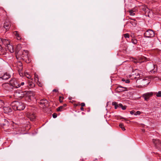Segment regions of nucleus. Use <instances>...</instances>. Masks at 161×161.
<instances>
[{
    "mask_svg": "<svg viewBox=\"0 0 161 161\" xmlns=\"http://www.w3.org/2000/svg\"><path fill=\"white\" fill-rule=\"evenodd\" d=\"M112 104L114 106L115 109H117L119 107V104H117V103L115 102H113Z\"/></svg>",
    "mask_w": 161,
    "mask_h": 161,
    "instance_id": "nucleus-18",
    "label": "nucleus"
},
{
    "mask_svg": "<svg viewBox=\"0 0 161 161\" xmlns=\"http://www.w3.org/2000/svg\"><path fill=\"white\" fill-rule=\"evenodd\" d=\"M27 116L31 121H34L36 118V116L31 113H28L27 114Z\"/></svg>",
    "mask_w": 161,
    "mask_h": 161,
    "instance_id": "nucleus-8",
    "label": "nucleus"
},
{
    "mask_svg": "<svg viewBox=\"0 0 161 161\" xmlns=\"http://www.w3.org/2000/svg\"><path fill=\"white\" fill-rule=\"evenodd\" d=\"M8 42V40L0 38V43H2L4 44H6V42Z\"/></svg>",
    "mask_w": 161,
    "mask_h": 161,
    "instance_id": "nucleus-17",
    "label": "nucleus"
},
{
    "mask_svg": "<svg viewBox=\"0 0 161 161\" xmlns=\"http://www.w3.org/2000/svg\"><path fill=\"white\" fill-rule=\"evenodd\" d=\"M11 106L14 110H23L25 107L24 104L22 103L17 101L12 102L11 103Z\"/></svg>",
    "mask_w": 161,
    "mask_h": 161,
    "instance_id": "nucleus-1",
    "label": "nucleus"
},
{
    "mask_svg": "<svg viewBox=\"0 0 161 161\" xmlns=\"http://www.w3.org/2000/svg\"><path fill=\"white\" fill-rule=\"evenodd\" d=\"M80 109L82 110V111H83L84 110V108H83L82 107H81L80 108Z\"/></svg>",
    "mask_w": 161,
    "mask_h": 161,
    "instance_id": "nucleus-42",
    "label": "nucleus"
},
{
    "mask_svg": "<svg viewBox=\"0 0 161 161\" xmlns=\"http://www.w3.org/2000/svg\"><path fill=\"white\" fill-rule=\"evenodd\" d=\"M119 126L120 127V128H121V129H122V130H124V131L125 130V127H124V125L123 123H120L119 125Z\"/></svg>",
    "mask_w": 161,
    "mask_h": 161,
    "instance_id": "nucleus-20",
    "label": "nucleus"
},
{
    "mask_svg": "<svg viewBox=\"0 0 161 161\" xmlns=\"http://www.w3.org/2000/svg\"><path fill=\"white\" fill-rule=\"evenodd\" d=\"M153 141L155 145V146L157 148L159 146L161 145L160 144V142L158 140L153 139Z\"/></svg>",
    "mask_w": 161,
    "mask_h": 161,
    "instance_id": "nucleus-11",
    "label": "nucleus"
},
{
    "mask_svg": "<svg viewBox=\"0 0 161 161\" xmlns=\"http://www.w3.org/2000/svg\"><path fill=\"white\" fill-rule=\"evenodd\" d=\"M31 93L33 94V92H31Z\"/></svg>",
    "mask_w": 161,
    "mask_h": 161,
    "instance_id": "nucleus-52",
    "label": "nucleus"
},
{
    "mask_svg": "<svg viewBox=\"0 0 161 161\" xmlns=\"http://www.w3.org/2000/svg\"><path fill=\"white\" fill-rule=\"evenodd\" d=\"M14 96L18 98H20L24 97V93L21 91H16L14 93Z\"/></svg>",
    "mask_w": 161,
    "mask_h": 161,
    "instance_id": "nucleus-5",
    "label": "nucleus"
},
{
    "mask_svg": "<svg viewBox=\"0 0 161 161\" xmlns=\"http://www.w3.org/2000/svg\"><path fill=\"white\" fill-rule=\"evenodd\" d=\"M10 77V75L8 73H4L3 76L0 77V78L3 80H7Z\"/></svg>",
    "mask_w": 161,
    "mask_h": 161,
    "instance_id": "nucleus-10",
    "label": "nucleus"
},
{
    "mask_svg": "<svg viewBox=\"0 0 161 161\" xmlns=\"http://www.w3.org/2000/svg\"><path fill=\"white\" fill-rule=\"evenodd\" d=\"M39 103L43 105L44 106H46L48 104V102L46 99H43L40 100Z\"/></svg>",
    "mask_w": 161,
    "mask_h": 161,
    "instance_id": "nucleus-13",
    "label": "nucleus"
},
{
    "mask_svg": "<svg viewBox=\"0 0 161 161\" xmlns=\"http://www.w3.org/2000/svg\"><path fill=\"white\" fill-rule=\"evenodd\" d=\"M127 88L126 87H123L122 86H119L117 87V90L119 92H122L126 91V89Z\"/></svg>",
    "mask_w": 161,
    "mask_h": 161,
    "instance_id": "nucleus-12",
    "label": "nucleus"
},
{
    "mask_svg": "<svg viewBox=\"0 0 161 161\" xmlns=\"http://www.w3.org/2000/svg\"><path fill=\"white\" fill-rule=\"evenodd\" d=\"M21 48V45L18 44L16 47V50L17 51H19Z\"/></svg>",
    "mask_w": 161,
    "mask_h": 161,
    "instance_id": "nucleus-25",
    "label": "nucleus"
},
{
    "mask_svg": "<svg viewBox=\"0 0 161 161\" xmlns=\"http://www.w3.org/2000/svg\"><path fill=\"white\" fill-rule=\"evenodd\" d=\"M66 106H67V105L66 104H64L62 106H63V108H64V107H66Z\"/></svg>",
    "mask_w": 161,
    "mask_h": 161,
    "instance_id": "nucleus-43",
    "label": "nucleus"
},
{
    "mask_svg": "<svg viewBox=\"0 0 161 161\" xmlns=\"http://www.w3.org/2000/svg\"><path fill=\"white\" fill-rule=\"evenodd\" d=\"M24 51H25V52L26 53H28V51H27V50H25Z\"/></svg>",
    "mask_w": 161,
    "mask_h": 161,
    "instance_id": "nucleus-45",
    "label": "nucleus"
},
{
    "mask_svg": "<svg viewBox=\"0 0 161 161\" xmlns=\"http://www.w3.org/2000/svg\"><path fill=\"white\" fill-rule=\"evenodd\" d=\"M145 10L147 11H148V16L149 17L150 16V14L152 13V11H150V10L148 9V8H146L145 9Z\"/></svg>",
    "mask_w": 161,
    "mask_h": 161,
    "instance_id": "nucleus-30",
    "label": "nucleus"
},
{
    "mask_svg": "<svg viewBox=\"0 0 161 161\" xmlns=\"http://www.w3.org/2000/svg\"><path fill=\"white\" fill-rule=\"evenodd\" d=\"M58 91V90L57 89H53V92H57Z\"/></svg>",
    "mask_w": 161,
    "mask_h": 161,
    "instance_id": "nucleus-39",
    "label": "nucleus"
},
{
    "mask_svg": "<svg viewBox=\"0 0 161 161\" xmlns=\"http://www.w3.org/2000/svg\"><path fill=\"white\" fill-rule=\"evenodd\" d=\"M141 112L139 111H137L136 113H135L134 115H137L138 114H141Z\"/></svg>",
    "mask_w": 161,
    "mask_h": 161,
    "instance_id": "nucleus-33",
    "label": "nucleus"
},
{
    "mask_svg": "<svg viewBox=\"0 0 161 161\" xmlns=\"http://www.w3.org/2000/svg\"><path fill=\"white\" fill-rule=\"evenodd\" d=\"M63 108V106H60L57 108V111H61L62 110V109Z\"/></svg>",
    "mask_w": 161,
    "mask_h": 161,
    "instance_id": "nucleus-23",
    "label": "nucleus"
},
{
    "mask_svg": "<svg viewBox=\"0 0 161 161\" xmlns=\"http://www.w3.org/2000/svg\"><path fill=\"white\" fill-rule=\"evenodd\" d=\"M144 34L146 37L149 38L154 36V33L153 30H149L147 31Z\"/></svg>",
    "mask_w": 161,
    "mask_h": 161,
    "instance_id": "nucleus-4",
    "label": "nucleus"
},
{
    "mask_svg": "<svg viewBox=\"0 0 161 161\" xmlns=\"http://www.w3.org/2000/svg\"><path fill=\"white\" fill-rule=\"evenodd\" d=\"M4 112L5 113H9L12 111V109L10 107H4L3 108Z\"/></svg>",
    "mask_w": 161,
    "mask_h": 161,
    "instance_id": "nucleus-9",
    "label": "nucleus"
},
{
    "mask_svg": "<svg viewBox=\"0 0 161 161\" xmlns=\"http://www.w3.org/2000/svg\"><path fill=\"white\" fill-rule=\"evenodd\" d=\"M80 105H81V107H82L83 106H84L85 105V103H81Z\"/></svg>",
    "mask_w": 161,
    "mask_h": 161,
    "instance_id": "nucleus-35",
    "label": "nucleus"
},
{
    "mask_svg": "<svg viewBox=\"0 0 161 161\" xmlns=\"http://www.w3.org/2000/svg\"><path fill=\"white\" fill-rule=\"evenodd\" d=\"M11 26L9 22H6L4 23L3 27L6 30L8 29Z\"/></svg>",
    "mask_w": 161,
    "mask_h": 161,
    "instance_id": "nucleus-14",
    "label": "nucleus"
},
{
    "mask_svg": "<svg viewBox=\"0 0 161 161\" xmlns=\"http://www.w3.org/2000/svg\"><path fill=\"white\" fill-rule=\"evenodd\" d=\"M19 63L20 64V65H22V64L21 63Z\"/></svg>",
    "mask_w": 161,
    "mask_h": 161,
    "instance_id": "nucleus-46",
    "label": "nucleus"
},
{
    "mask_svg": "<svg viewBox=\"0 0 161 161\" xmlns=\"http://www.w3.org/2000/svg\"><path fill=\"white\" fill-rule=\"evenodd\" d=\"M153 94V92H147L143 95V97H144L145 100L147 101L150 97L152 96Z\"/></svg>",
    "mask_w": 161,
    "mask_h": 161,
    "instance_id": "nucleus-6",
    "label": "nucleus"
},
{
    "mask_svg": "<svg viewBox=\"0 0 161 161\" xmlns=\"http://www.w3.org/2000/svg\"><path fill=\"white\" fill-rule=\"evenodd\" d=\"M24 82H22L20 83V86H22L24 85Z\"/></svg>",
    "mask_w": 161,
    "mask_h": 161,
    "instance_id": "nucleus-38",
    "label": "nucleus"
},
{
    "mask_svg": "<svg viewBox=\"0 0 161 161\" xmlns=\"http://www.w3.org/2000/svg\"><path fill=\"white\" fill-rule=\"evenodd\" d=\"M4 105V103L3 101L0 100V108L3 107Z\"/></svg>",
    "mask_w": 161,
    "mask_h": 161,
    "instance_id": "nucleus-26",
    "label": "nucleus"
},
{
    "mask_svg": "<svg viewBox=\"0 0 161 161\" xmlns=\"http://www.w3.org/2000/svg\"><path fill=\"white\" fill-rule=\"evenodd\" d=\"M2 124L3 126L8 125V122L7 120L4 119H2Z\"/></svg>",
    "mask_w": 161,
    "mask_h": 161,
    "instance_id": "nucleus-15",
    "label": "nucleus"
},
{
    "mask_svg": "<svg viewBox=\"0 0 161 161\" xmlns=\"http://www.w3.org/2000/svg\"><path fill=\"white\" fill-rule=\"evenodd\" d=\"M142 131L143 132H144V130L143 129L142 130Z\"/></svg>",
    "mask_w": 161,
    "mask_h": 161,
    "instance_id": "nucleus-49",
    "label": "nucleus"
},
{
    "mask_svg": "<svg viewBox=\"0 0 161 161\" xmlns=\"http://www.w3.org/2000/svg\"><path fill=\"white\" fill-rule=\"evenodd\" d=\"M61 98V97H60V99H59V101L60 103H61L62 102V101L61 100V99H60Z\"/></svg>",
    "mask_w": 161,
    "mask_h": 161,
    "instance_id": "nucleus-44",
    "label": "nucleus"
},
{
    "mask_svg": "<svg viewBox=\"0 0 161 161\" xmlns=\"http://www.w3.org/2000/svg\"><path fill=\"white\" fill-rule=\"evenodd\" d=\"M9 83L11 86L16 88L20 87V83L15 78L11 80Z\"/></svg>",
    "mask_w": 161,
    "mask_h": 161,
    "instance_id": "nucleus-2",
    "label": "nucleus"
},
{
    "mask_svg": "<svg viewBox=\"0 0 161 161\" xmlns=\"http://www.w3.org/2000/svg\"><path fill=\"white\" fill-rule=\"evenodd\" d=\"M25 75L26 76V77L28 78H30L31 77V76L30 75H29L28 73L26 72L25 73Z\"/></svg>",
    "mask_w": 161,
    "mask_h": 161,
    "instance_id": "nucleus-32",
    "label": "nucleus"
},
{
    "mask_svg": "<svg viewBox=\"0 0 161 161\" xmlns=\"http://www.w3.org/2000/svg\"><path fill=\"white\" fill-rule=\"evenodd\" d=\"M156 108L157 109V110H158V109H159V107H154V108Z\"/></svg>",
    "mask_w": 161,
    "mask_h": 161,
    "instance_id": "nucleus-40",
    "label": "nucleus"
},
{
    "mask_svg": "<svg viewBox=\"0 0 161 161\" xmlns=\"http://www.w3.org/2000/svg\"><path fill=\"white\" fill-rule=\"evenodd\" d=\"M121 119H125V118H123V117H122V118H121Z\"/></svg>",
    "mask_w": 161,
    "mask_h": 161,
    "instance_id": "nucleus-50",
    "label": "nucleus"
},
{
    "mask_svg": "<svg viewBox=\"0 0 161 161\" xmlns=\"http://www.w3.org/2000/svg\"><path fill=\"white\" fill-rule=\"evenodd\" d=\"M130 14V15L133 16L135 15V13L133 10H130L129 11Z\"/></svg>",
    "mask_w": 161,
    "mask_h": 161,
    "instance_id": "nucleus-27",
    "label": "nucleus"
},
{
    "mask_svg": "<svg viewBox=\"0 0 161 161\" xmlns=\"http://www.w3.org/2000/svg\"><path fill=\"white\" fill-rule=\"evenodd\" d=\"M134 62H135V63H137L138 62L136 60H135L134 61Z\"/></svg>",
    "mask_w": 161,
    "mask_h": 161,
    "instance_id": "nucleus-41",
    "label": "nucleus"
},
{
    "mask_svg": "<svg viewBox=\"0 0 161 161\" xmlns=\"http://www.w3.org/2000/svg\"><path fill=\"white\" fill-rule=\"evenodd\" d=\"M134 112L135 111L134 110H132V111H130V114H131L132 115V114H134Z\"/></svg>",
    "mask_w": 161,
    "mask_h": 161,
    "instance_id": "nucleus-36",
    "label": "nucleus"
},
{
    "mask_svg": "<svg viewBox=\"0 0 161 161\" xmlns=\"http://www.w3.org/2000/svg\"><path fill=\"white\" fill-rule=\"evenodd\" d=\"M130 23L132 25L134 26H136L137 24V21L136 20H135V21H130Z\"/></svg>",
    "mask_w": 161,
    "mask_h": 161,
    "instance_id": "nucleus-22",
    "label": "nucleus"
},
{
    "mask_svg": "<svg viewBox=\"0 0 161 161\" xmlns=\"http://www.w3.org/2000/svg\"><path fill=\"white\" fill-rule=\"evenodd\" d=\"M143 61H142L141 62H143Z\"/></svg>",
    "mask_w": 161,
    "mask_h": 161,
    "instance_id": "nucleus-53",
    "label": "nucleus"
},
{
    "mask_svg": "<svg viewBox=\"0 0 161 161\" xmlns=\"http://www.w3.org/2000/svg\"><path fill=\"white\" fill-rule=\"evenodd\" d=\"M19 117L20 119H22L24 118V115L22 113H20L19 114Z\"/></svg>",
    "mask_w": 161,
    "mask_h": 161,
    "instance_id": "nucleus-24",
    "label": "nucleus"
},
{
    "mask_svg": "<svg viewBox=\"0 0 161 161\" xmlns=\"http://www.w3.org/2000/svg\"><path fill=\"white\" fill-rule=\"evenodd\" d=\"M53 117L54 118H55L57 117V114L55 113H54L53 114Z\"/></svg>",
    "mask_w": 161,
    "mask_h": 161,
    "instance_id": "nucleus-34",
    "label": "nucleus"
},
{
    "mask_svg": "<svg viewBox=\"0 0 161 161\" xmlns=\"http://www.w3.org/2000/svg\"><path fill=\"white\" fill-rule=\"evenodd\" d=\"M124 36L125 38L129 37V35L128 33H126V34H125L124 35Z\"/></svg>",
    "mask_w": 161,
    "mask_h": 161,
    "instance_id": "nucleus-31",
    "label": "nucleus"
},
{
    "mask_svg": "<svg viewBox=\"0 0 161 161\" xmlns=\"http://www.w3.org/2000/svg\"><path fill=\"white\" fill-rule=\"evenodd\" d=\"M118 105L119 106V107L121 108L123 110H125L126 109V107L125 106H123L122 104L121 103L119 104Z\"/></svg>",
    "mask_w": 161,
    "mask_h": 161,
    "instance_id": "nucleus-19",
    "label": "nucleus"
},
{
    "mask_svg": "<svg viewBox=\"0 0 161 161\" xmlns=\"http://www.w3.org/2000/svg\"><path fill=\"white\" fill-rule=\"evenodd\" d=\"M147 67L148 69L150 72L153 71L154 72L155 71L157 70L156 67V69H155V65L152 63L148 64L147 66Z\"/></svg>",
    "mask_w": 161,
    "mask_h": 161,
    "instance_id": "nucleus-3",
    "label": "nucleus"
},
{
    "mask_svg": "<svg viewBox=\"0 0 161 161\" xmlns=\"http://www.w3.org/2000/svg\"><path fill=\"white\" fill-rule=\"evenodd\" d=\"M152 77L153 78V79H154V78H155V77H153V76H152Z\"/></svg>",
    "mask_w": 161,
    "mask_h": 161,
    "instance_id": "nucleus-48",
    "label": "nucleus"
},
{
    "mask_svg": "<svg viewBox=\"0 0 161 161\" xmlns=\"http://www.w3.org/2000/svg\"><path fill=\"white\" fill-rule=\"evenodd\" d=\"M29 85L32 87L34 86V84H33V83H31L29 84Z\"/></svg>",
    "mask_w": 161,
    "mask_h": 161,
    "instance_id": "nucleus-37",
    "label": "nucleus"
},
{
    "mask_svg": "<svg viewBox=\"0 0 161 161\" xmlns=\"http://www.w3.org/2000/svg\"><path fill=\"white\" fill-rule=\"evenodd\" d=\"M132 42L134 44H136L137 42V40L136 39L133 38L131 39Z\"/></svg>",
    "mask_w": 161,
    "mask_h": 161,
    "instance_id": "nucleus-21",
    "label": "nucleus"
},
{
    "mask_svg": "<svg viewBox=\"0 0 161 161\" xmlns=\"http://www.w3.org/2000/svg\"><path fill=\"white\" fill-rule=\"evenodd\" d=\"M5 45H7V49L8 50L10 53H12L14 52V48L10 44L9 41L8 42H6Z\"/></svg>",
    "mask_w": 161,
    "mask_h": 161,
    "instance_id": "nucleus-7",
    "label": "nucleus"
},
{
    "mask_svg": "<svg viewBox=\"0 0 161 161\" xmlns=\"http://www.w3.org/2000/svg\"><path fill=\"white\" fill-rule=\"evenodd\" d=\"M122 80L123 81H125V82L126 83H128L130 82V80L128 79H122Z\"/></svg>",
    "mask_w": 161,
    "mask_h": 161,
    "instance_id": "nucleus-28",
    "label": "nucleus"
},
{
    "mask_svg": "<svg viewBox=\"0 0 161 161\" xmlns=\"http://www.w3.org/2000/svg\"><path fill=\"white\" fill-rule=\"evenodd\" d=\"M1 46H0V48L1 49Z\"/></svg>",
    "mask_w": 161,
    "mask_h": 161,
    "instance_id": "nucleus-51",
    "label": "nucleus"
},
{
    "mask_svg": "<svg viewBox=\"0 0 161 161\" xmlns=\"http://www.w3.org/2000/svg\"><path fill=\"white\" fill-rule=\"evenodd\" d=\"M14 34L16 37L17 40H20L21 39V37L17 31H14Z\"/></svg>",
    "mask_w": 161,
    "mask_h": 161,
    "instance_id": "nucleus-16",
    "label": "nucleus"
},
{
    "mask_svg": "<svg viewBox=\"0 0 161 161\" xmlns=\"http://www.w3.org/2000/svg\"><path fill=\"white\" fill-rule=\"evenodd\" d=\"M132 19V20H133V21H135V20H135V19Z\"/></svg>",
    "mask_w": 161,
    "mask_h": 161,
    "instance_id": "nucleus-47",
    "label": "nucleus"
},
{
    "mask_svg": "<svg viewBox=\"0 0 161 161\" xmlns=\"http://www.w3.org/2000/svg\"><path fill=\"white\" fill-rule=\"evenodd\" d=\"M156 96L158 97H161V91H159L158 93H157Z\"/></svg>",
    "mask_w": 161,
    "mask_h": 161,
    "instance_id": "nucleus-29",
    "label": "nucleus"
}]
</instances>
